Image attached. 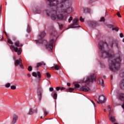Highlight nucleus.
Instances as JSON below:
<instances>
[{"label":"nucleus","mask_w":124,"mask_h":124,"mask_svg":"<svg viewBox=\"0 0 124 124\" xmlns=\"http://www.w3.org/2000/svg\"><path fill=\"white\" fill-rule=\"evenodd\" d=\"M108 27L109 28L111 29V28H112L113 27V25H108Z\"/></svg>","instance_id":"nucleus-37"},{"label":"nucleus","mask_w":124,"mask_h":124,"mask_svg":"<svg viewBox=\"0 0 124 124\" xmlns=\"http://www.w3.org/2000/svg\"><path fill=\"white\" fill-rule=\"evenodd\" d=\"M105 101H106V97L102 95L99 97L97 102L99 104H103V103H105Z\"/></svg>","instance_id":"nucleus-7"},{"label":"nucleus","mask_w":124,"mask_h":124,"mask_svg":"<svg viewBox=\"0 0 124 124\" xmlns=\"http://www.w3.org/2000/svg\"><path fill=\"white\" fill-rule=\"evenodd\" d=\"M37 93L39 98V101L40 102L41 101V99L42 98V94L43 93V90L41 87H39L37 90Z\"/></svg>","instance_id":"nucleus-5"},{"label":"nucleus","mask_w":124,"mask_h":124,"mask_svg":"<svg viewBox=\"0 0 124 124\" xmlns=\"http://www.w3.org/2000/svg\"><path fill=\"white\" fill-rule=\"evenodd\" d=\"M50 35H52V33H50Z\"/></svg>","instance_id":"nucleus-58"},{"label":"nucleus","mask_w":124,"mask_h":124,"mask_svg":"<svg viewBox=\"0 0 124 124\" xmlns=\"http://www.w3.org/2000/svg\"><path fill=\"white\" fill-rule=\"evenodd\" d=\"M31 114H32V108H30L29 112V115H31Z\"/></svg>","instance_id":"nucleus-29"},{"label":"nucleus","mask_w":124,"mask_h":124,"mask_svg":"<svg viewBox=\"0 0 124 124\" xmlns=\"http://www.w3.org/2000/svg\"><path fill=\"white\" fill-rule=\"evenodd\" d=\"M108 112H109V115H111L112 112H113V110L111 109V108H109L108 109Z\"/></svg>","instance_id":"nucleus-23"},{"label":"nucleus","mask_w":124,"mask_h":124,"mask_svg":"<svg viewBox=\"0 0 124 124\" xmlns=\"http://www.w3.org/2000/svg\"><path fill=\"white\" fill-rule=\"evenodd\" d=\"M5 34L6 35V36H7V33H6V32H5Z\"/></svg>","instance_id":"nucleus-45"},{"label":"nucleus","mask_w":124,"mask_h":124,"mask_svg":"<svg viewBox=\"0 0 124 124\" xmlns=\"http://www.w3.org/2000/svg\"><path fill=\"white\" fill-rule=\"evenodd\" d=\"M32 76H33V77H37V76H38L39 78H41V75L40 74V72H37V73L33 72L32 73Z\"/></svg>","instance_id":"nucleus-13"},{"label":"nucleus","mask_w":124,"mask_h":124,"mask_svg":"<svg viewBox=\"0 0 124 124\" xmlns=\"http://www.w3.org/2000/svg\"><path fill=\"white\" fill-rule=\"evenodd\" d=\"M75 87L76 88H80V85H79L78 84H75Z\"/></svg>","instance_id":"nucleus-33"},{"label":"nucleus","mask_w":124,"mask_h":124,"mask_svg":"<svg viewBox=\"0 0 124 124\" xmlns=\"http://www.w3.org/2000/svg\"><path fill=\"white\" fill-rule=\"evenodd\" d=\"M40 119H43V116H41Z\"/></svg>","instance_id":"nucleus-48"},{"label":"nucleus","mask_w":124,"mask_h":124,"mask_svg":"<svg viewBox=\"0 0 124 124\" xmlns=\"http://www.w3.org/2000/svg\"><path fill=\"white\" fill-rule=\"evenodd\" d=\"M78 22H79V19L78 18H75L73 20V24L70 26V28L72 29L75 28H80V26H75L78 25Z\"/></svg>","instance_id":"nucleus-6"},{"label":"nucleus","mask_w":124,"mask_h":124,"mask_svg":"<svg viewBox=\"0 0 124 124\" xmlns=\"http://www.w3.org/2000/svg\"><path fill=\"white\" fill-rule=\"evenodd\" d=\"M56 91H57V92H59V91H60V87H57L56 88Z\"/></svg>","instance_id":"nucleus-36"},{"label":"nucleus","mask_w":124,"mask_h":124,"mask_svg":"<svg viewBox=\"0 0 124 124\" xmlns=\"http://www.w3.org/2000/svg\"><path fill=\"white\" fill-rule=\"evenodd\" d=\"M0 39L1 40H2L3 39V38L2 37H1V38L0 37Z\"/></svg>","instance_id":"nucleus-44"},{"label":"nucleus","mask_w":124,"mask_h":124,"mask_svg":"<svg viewBox=\"0 0 124 124\" xmlns=\"http://www.w3.org/2000/svg\"><path fill=\"white\" fill-rule=\"evenodd\" d=\"M54 68L55 70H59L60 69V66L58 65V64H54Z\"/></svg>","instance_id":"nucleus-19"},{"label":"nucleus","mask_w":124,"mask_h":124,"mask_svg":"<svg viewBox=\"0 0 124 124\" xmlns=\"http://www.w3.org/2000/svg\"><path fill=\"white\" fill-rule=\"evenodd\" d=\"M108 118L109 119V121H110L111 123H114V122H116V117H115L114 115L109 114L108 115Z\"/></svg>","instance_id":"nucleus-12"},{"label":"nucleus","mask_w":124,"mask_h":124,"mask_svg":"<svg viewBox=\"0 0 124 124\" xmlns=\"http://www.w3.org/2000/svg\"><path fill=\"white\" fill-rule=\"evenodd\" d=\"M99 46L100 50L102 51V58H108V65L109 69L115 72L118 71L120 69V63L122 62V59H121V50H120V43L119 41L116 40H112V42L110 44V46L112 48H117L118 51L116 54V58L115 60H113L115 58V55L113 53H110L108 51H104V45L103 43H99Z\"/></svg>","instance_id":"nucleus-2"},{"label":"nucleus","mask_w":124,"mask_h":124,"mask_svg":"<svg viewBox=\"0 0 124 124\" xmlns=\"http://www.w3.org/2000/svg\"><path fill=\"white\" fill-rule=\"evenodd\" d=\"M11 90H16V86H11Z\"/></svg>","instance_id":"nucleus-30"},{"label":"nucleus","mask_w":124,"mask_h":124,"mask_svg":"<svg viewBox=\"0 0 124 124\" xmlns=\"http://www.w3.org/2000/svg\"><path fill=\"white\" fill-rule=\"evenodd\" d=\"M28 32H31V29L30 28H28L27 30Z\"/></svg>","instance_id":"nucleus-41"},{"label":"nucleus","mask_w":124,"mask_h":124,"mask_svg":"<svg viewBox=\"0 0 124 124\" xmlns=\"http://www.w3.org/2000/svg\"><path fill=\"white\" fill-rule=\"evenodd\" d=\"M117 15L118 17H119V18H122V16H121L120 12H117Z\"/></svg>","instance_id":"nucleus-31"},{"label":"nucleus","mask_w":124,"mask_h":124,"mask_svg":"<svg viewBox=\"0 0 124 124\" xmlns=\"http://www.w3.org/2000/svg\"><path fill=\"white\" fill-rule=\"evenodd\" d=\"M49 2V6L53 7L55 10L50 12H46L47 15L52 20L66 21L67 15L72 12L71 2L68 0H47Z\"/></svg>","instance_id":"nucleus-1"},{"label":"nucleus","mask_w":124,"mask_h":124,"mask_svg":"<svg viewBox=\"0 0 124 124\" xmlns=\"http://www.w3.org/2000/svg\"><path fill=\"white\" fill-rule=\"evenodd\" d=\"M14 40H16V38H14Z\"/></svg>","instance_id":"nucleus-52"},{"label":"nucleus","mask_w":124,"mask_h":124,"mask_svg":"<svg viewBox=\"0 0 124 124\" xmlns=\"http://www.w3.org/2000/svg\"><path fill=\"white\" fill-rule=\"evenodd\" d=\"M93 104H94V102H93Z\"/></svg>","instance_id":"nucleus-57"},{"label":"nucleus","mask_w":124,"mask_h":124,"mask_svg":"<svg viewBox=\"0 0 124 124\" xmlns=\"http://www.w3.org/2000/svg\"><path fill=\"white\" fill-rule=\"evenodd\" d=\"M113 124H118L117 123H114Z\"/></svg>","instance_id":"nucleus-54"},{"label":"nucleus","mask_w":124,"mask_h":124,"mask_svg":"<svg viewBox=\"0 0 124 124\" xmlns=\"http://www.w3.org/2000/svg\"><path fill=\"white\" fill-rule=\"evenodd\" d=\"M28 70H29V71H31V70H32V67H31V66H30L29 67H28Z\"/></svg>","instance_id":"nucleus-28"},{"label":"nucleus","mask_w":124,"mask_h":124,"mask_svg":"<svg viewBox=\"0 0 124 124\" xmlns=\"http://www.w3.org/2000/svg\"><path fill=\"white\" fill-rule=\"evenodd\" d=\"M119 28L118 27H115L112 28V31H119Z\"/></svg>","instance_id":"nucleus-21"},{"label":"nucleus","mask_w":124,"mask_h":124,"mask_svg":"<svg viewBox=\"0 0 124 124\" xmlns=\"http://www.w3.org/2000/svg\"><path fill=\"white\" fill-rule=\"evenodd\" d=\"M42 65L45 66L46 65V64L43 62H39L36 63V67L37 68H38V67H40V66H41Z\"/></svg>","instance_id":"nucleus-15"},{"label":"nucleus","mask_w":124,"mask_h":124,"mask_svg":"<svg viewBox=\"0 0 124 124\" xmlns=\"http://www.w3.org/2000/svg\"><path fill=\"white\" fill-rule=\"evenodd\" d=\"M45 35H46V33L45 32H41L39 34L40 39H42V38H43V37H44Z\"/></svg>","instance_id":"nucleus-17"},{"label":"nucleus","mask_w":124,"mask_h":124,"mask_svg":"<svg viewBox=\"0 0 124 124\" xmlns=\"http://www.w3.org/2000/svg\"><path fill=\"white\" fill-rule=\"evenodd\" d=\"M81 91L83 92H89L90 91V88L87 86H82L81 88Z\"/></svg>","instance_id":"nucleus-14"},{"label":"nucleus","mask_w":124,"mask_h":124,"mask_svg":"<svg viewBox=\"0 0 124 124\" xmlns=\"http://www.w3.org/2000/svg\"><path fill=\"white\" fill-rule=\"evenodd\" d=\"M60 26H61V27H62V25L61 24V25H60Z\"/></svg>","instance_id":"nucleus-55"},{"label":"nucleus","mask_w":124,"mask_h":124,"mask_svg":"<svg viewBox=\"0 0 124 124\" xmlns=\"http://www.w3.org/2000/svg\"><path fill=\"white\" fill-rule=\"evenodd\" d=\"M49 90L50 92H53V91H54V88H53V87H50Z\"/></svg>","instance_id":"nucleus-34"},{"label":"nucleus","mask_w":124,"mask_h":124,"mask_svg":"<svg viewBox=\"0 0 124 124\" xmlns=\"http://www.w3.org/2000/svg\"><path fill=\"white\" fill-rule=\"evenodd\" d=\"M17 121H18V115L16 114H14L12 116V121L11 124H15L17 123Z\"/></svg>","instance_id":"nucleus-10"},{"label":"nucleus","mask_w":124,"mask_h":124,"mask_svg":"<svg viewBox=\"0 0 124 124\" xmlns=\"http://www.w3.org/2000/svg\"><path fill=\"white\" fill-rule=\"evenodd\" d=\"M123 41L124 42V38L123 39Z\"/></svg>","instance_id":"nucleus-56"},{"label":"nucleus","mask_w":124,"mask_h":124,"mask_svg":"<svg viewBox=\"0 0 124 124\" xmlns=\"http://www.w3.org/2000/svg\"><path fill=\"white\" fill-rule=\"evenodd\" d=\"M80 22H84V18H83V17H82V16H81L80 17Z\"/></svg>","instance_id":"nucleus-35"},{"label":"nucleus","mask_w":124,"mask_h":124,"mask_svg":"<svg viewBox=\"0 0 124 124\" xmlns=\"http://www.w3.org/2000/svg\"><path fill=\"white\" fill-rule=\"evenodd\" d=\"M51 68H55L54 66H53L51 67Z\"/></svg>","instance_id":"nucleus-50"},{"label":"nucleus","mask_w":124,"mask_h":124,"mask_svg":"<svg viewBox=\"0 0 124 124\" xmlns=\"http://www.w3.org/2000/svg\"><path fill=\"white\" fill-rule=\"evenodd\" d=\"M39 41H40V40H39Z\"/></svg>","instance_id":"nucleus-59"},{"label":"nucleus","mask_w":124,"mask_h":124,"mask_svg":"<svg viewBox=\"0 0 124 124\" xmlns=\"http://www.w3.org/2000/svg\"><path fill=\"white\" fill-rule=\"evenodd\" d=\"M27 76H28V77H31V76L30 74H28Z\"/></svg>","instance_id":"nucleus-43"},{"label":"nucleus","mask_w":124,"mask_h":124,"mask_svg":"<svg viewBox=\"0 0 124 124\" xmlns=\"http://www.w3.org/2000/svg\"><path fill=\"white\" fill-rule=\"evenodd\" d=\"M54 43H55V40L52 39L50 40L49 43L46 44V48L49 49V50H52V49H53V45H54Z\"/></svg>","instance_id":"nucleus-8"},{"label":"nucleus","mask_w":124,"mask_h":124,"mask_svg":"<svg viewBox=\"0 0 124 124\" xmlns=\"http://www.w3.org/2000/svg\"><path fill=\"white\" fill-rule=\"evenodd\" d=\"M43 110L44 111V113H45V116H47V115L48 114V112H47V110H46V108H43Z\"/></svg>","instance_id":"nucleus-20"},{"label":"nucleus","mask_w":124,"mask_h":124,"mask_svg":"<svg viewBox=\"0 0 124 124\" xmlns=\"http://www.w3.org/2000/svg\"><path fill=\"white\" fill-rule=\"evenodd\" d=\"M46 75L47 78H51V75L49 73H46Z\"/></svg>","instance_id":"nucleus-27"},{"label":"nucleus","mask_w":124,"mask_h":124,"mask_svg":"<svg viewBox=\"0 0 124 124\" xmlns=\"http://www.w3.org/2000/svg\"><path fill=\"white\" fill-rule=\"evenodd\" d=\"M0 12H1V9L0 8Z\"/></svg>","instance_id":"nucleus-51"},{"label":"nucleus","mask_w":124,"mask_h":124,"mask_svg":"<svg viewBox=\"0 0 124 124\" xmlns=\"http://www.w3.org/2000/svg\"><path fill=\"white\" fill-rule=\"evenodd\" d=\"M100 84L101 85L102 87H104V82H103V79H100L99 80Z\"/></svg>","instance_id":"nucleus-18"},{"label":"nucleus","mask_w":124,"mask_h":124,"mask_svg":"<svg viewBox=\"0 0 124 124\" xmlns=\"http://www.w3.org/2000/svg\"><path fill=\"white\" fill-rule=\"evenodd\" d=\"M73 20V17L72 16H70V18L68 19V22L70 23Z\"/></svg>","instance_id":"nucleus-26"},{"label":"nucleus","mask_w":124,"mask_h":124,"mask_svg":"<svg viewBox=\"0 0 124 124\" xmlns=\"http://www.w3.org/2000/svg\"><path fill=\"white\" fill-rule=\"evenodd\" d=\"M67 85L68 86V87H70L71 86V84L70 83H67Z\"/></svg>","instance_id":"nucleus-40"},{"label":"nucleus","mask_w":124,"mask_h":124,"mask_svg":"<svg viewBox=\"0 0 124 124\" xmlns=\"http://www.w3.org/2000/svg\"><path fill=\"white\" fill-rule=\"evenodd\" d=\"M111 80L113 79V76H111Z\"/></svg>","instance_id":"nucleus-47"},{"label":"nucleus","mask_w":124,"mask_h":124,"mask_svg":"<svg viewBox=\"0 0 124 124\" xmlns=\"http://www.w3.org/2000/svg\"><path fill=\"white\" fill-rule=\"evenodd\" d=\"M69 91H74V89L73 88H69Z\"/></svg>","instance_id":"nucleus-42"},{"label":"nucleus","mask_w":124,"mask_h":124,"mask_svg":"<svg viewBox=\"0 0 124 124\" xmlns=\"http://www.w3.org/2000/svg\"><path fill=\"white\" fill-rule=\"evenodd\" d=\"M103 78H104V79H106V77L104 76V77H103Z\"/></svg>","instance_id":"nucleus-46"},{"label":"nucleus","mask_w":124,"mask_h":124,"mask_svg":"<svg viewBox=\"0 0 124 124\" xmlns=\"http://www.w3.org/2000/svg\"><path fill=\"white\" fill-rule=\"evenodd\" d=\"M65 89L64 87H60L61 91H63Z\"/></svg>","instance_id":"nucleus-39"},{"label":"nucleus","mask_w":124,"mask_h":124,"mask_svg":"<svg viewBox=\"0 0 124 124\" xmlns=\"http://www.w3.org/2000/svg\"><path fill=\"white\" fill-rule=\"evenodd\" d=\"M119 98L121 100H122V101H124L123 104L122 105V108L124 109V93H121L119 94Z\"/></svg>","instance_id":"nucleus-11"},{"label":"nucleus","mask_w":124,"mask_h":124,"mask_svg":"<svg viewBox=\"0 0 124 124\" xmlns=\"http://www.w3.org/2000/svg\"><path fill=\"white\" fill-rule=\"evenodd\" d=\"M6 88H9L10 87V83H6L5 84Z\"/></svg>","instance_id":"nucleus-32"},{"label":"nucleus","mask_w":124,"mask_h":124,"mask_svg":"<svg viewBox=\"0 0 124 124\" xmlns=\"http://www.w3.org/2000/svg\"><path fill=\"white\" fill-rule=\"evenodd\" d=\"M15 65L16 66H17V65H19V66L22 69H24V66L22 64V59L21 58H19V60H16V62H15Z\"/></svg>","instance_id":"nucleus-9"},{"label":"nucleus","mask_w":124,"mask_h":124,"mask_svg":"<svg viewBox=\"0 0 124 124\" xmlns=\"http://www.w3.org/2000/svg\"><path fill=\"white\" fill-rule=\"evenodd\" d=\"M15 45L16 47L13 45L10 46L11 51H14L16 53H17V55H20L22 54V48H18V47H23V45L19 41H16L15 42Z\"/></svg>","instance_id":"nucleus-3"},{"label":"nucleus","mask_w":124,"mask_h":124,"mask_svg":"<svg viewBox=\"0 0 124 124\" xmlns=\"http://www.w3.org/2000/svg\"><path fill=\"white\" fill-rule=\"evenodd\" d=\"M120 37H124V34L122 33L120 34Z\"/></svg>","instance_id":"nucleus-38"},{"label":"nucleus","mask_w":124,"mask_h":124,"mask_svg":"<svg viewBox=\"0 0 124 124\" xmlns=\"http://www.w3.org/2000/svg\"><path fill=\"white\" fill-rule=\"evenodd\" d=\"M105 18L104 17H101L100 19V22H105Z\"/></svg>","instance_id":"nucleus-24"},{"label":"nucleus","mask_w":124,"mask_h":124,"mask_svg":"<svg viewBox=\"0 0 124 124\" xmlns=\"http://www.w3.org/2000/svg\"><path fill=\"white\" fill-rule=\"evenodd\" d=\"M111 108L110 107V105H108V108Z\"/></svg>","instance_id":"nucleus-49"},{"label":"nucleus","mask_w":124,"mask_h":124,"mask_svg":"<svg viewBox=\"0 0 124 124\" xmlns=\"http://www.w3.org/2000/svg\"><path fill=\"white\" fill-rule=\"evenodd\" d=\"M58 97V94L57 93H54L53 94V98L55 99H57V98Z\"/></svg>","instance_id":"nucleus-25"},{"label":"nucleus","mask_w":124,"mask_h":124,"mask_svg":"<svg viewBox=\"0 0 124 124\" xmlns=\"http://www.w3.org/2000/svg\"><path fill=\"white\" fill-rule=\"evenodd\" d=\"M120 87L122 90H124V79L121 81Z\"/></svg>","instance_id":"nucleus-16"},{"label":"nucleus","mask_w":124,"mask_h":124,"mask_svg":"<svg viewBox=\"0 0 124 124\" xmlns=\"http://www.w3.org/2000/svg\"><path fill=\"white\" fill-rule=\"evenodd\" d=\"M95 79H96V76L93 74H91L86 78V80L85 81V83H91L93 81H95Z\"/></svg>","instance_id":"nucleus-4"},{"label":"nucleus","mask_w":124,"mask_h":124,"mask_svg":"<svg viewBox=\"0 0 124 124\" xmlns=\"http://www.w3.org/2000/svg\"><path fill=\"white\" fill-rule=\"evenodd\" d=\"M104 111L105 112H106V109H104Z\"/></svg>","instance_id":"nucleus-53"},{"label":"nucleus","mask_w":124,"mask_h":124,"mask_svg":"<svg viewBox=\"0 0 124 124\" xmlns=\"http://www.w3.org/2000/svg\"><path fill=\"white\" fill-rule=\"evenodd\" d=\"M7 42L9 44H11V45H12L13 44V42H12V41L10 39L8 38L7 39Z\"/></svg>","instance_id":"nucleus-22"}]
</instances>
